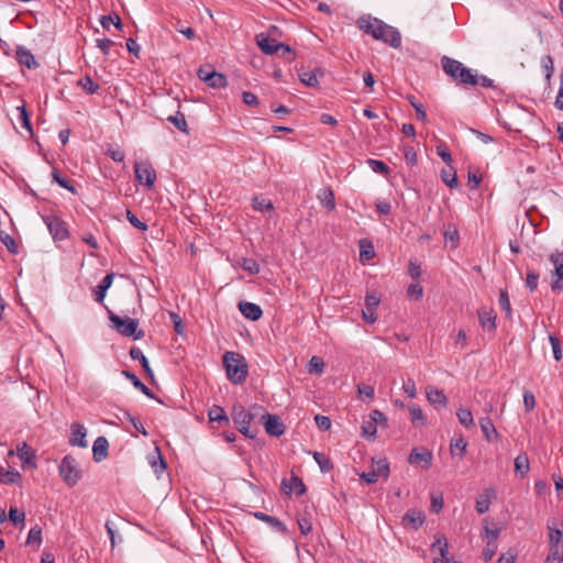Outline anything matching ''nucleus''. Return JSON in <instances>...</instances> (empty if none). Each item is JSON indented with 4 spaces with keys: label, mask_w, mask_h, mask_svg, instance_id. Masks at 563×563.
Masks as SVG:
<instances>
[{
    "label": "nucleus",
    "mask_w": 563,
    "mask_h": 563,
    "mask_svg": "<svg viewBox=\"0 0 563 563\" xmlns=\"http://www.w3.org/2000/svg\"><path fill=\"white\" fill-rule=\"evenodd\" d=\"M356 25L360 30L372 35L375 40L382 41L394 48H398L401 44L400 33L395 27L384 23L377 18L363 15L357 19Z\"/></svg>",
    "instance_id": "nucleus-1"
},
{
    "label": "nucleus",
    "mask_w": 563,
    "mask_h": 563,
    "mask_svg": "<svg viewBox=\"0 0 563 563\" xmlns=\"http://www.w3.org/2000/svg\"><path fill=\"white\" fill-rule=\"evenodd\" d=\"M441 67L443 71L456 84L476 86L478 85L479 76L467 68L461 62L443 56L441 58Z\"/></svg>",
    "instance_id": "nucleus-2"
},
{
    "label": "nucleus",
    "mask_w": 563,
    "mask_h": 563,
    "mask_svg": "<svg viewBox=\"0 0 563 563\" xmlns=\"http://www.w3.org/2000/svg\"><path fill=\"white\" fill-rule=\"evenodd\" d=\"M263 410L260 406H253L250 410L242 405H234L232 408V419L238 430L246 438L254 439L258 432L257 428H251L252 420Z\"/></svg>",
    "instance_id": "nucleus-3"
},
{
    "label": "nucleus",
    "mask_w": 563,
    "mask_h": 563,
    "mask_svg": "<svg viewBox=\"0 0 563 563\" xmlns=\"http://www.w3.org/2000/svg\"><path fill=\"white\" fill-rule=\"evenodd\" d=\"M227 376L233 384H242L247 376L245 358L236 352H225L223 355Z\"/></svg>",
    "instance_id": "nucleus-4"
},
{
    "label": "nucleus",
    "mask_w": 563,
    "mask_h": 563,
    "mask_svg": "<svg viewBox=\"0 0 563 563\" xmlns=\"http://www.w3.org/2000/svg\"><path fill=\"white\" fill-rule=\"evenodd\" d=\"M58 470L60 477L69 487H74L81 478V471L71 455L63 457Z\"/></svg>",
    "instance_id": "nucleus-5"
},
{
    "label": "nucleus",
    "mask_w": 563,
    "mask_h": 563,
    "mask_svg": "<svg viewBox=\"0 0 563 563\" xmlns=\"http://www.w3.org/2000/svg\"><path fill=\"white\" fill-rule=\"evenodd\" d=\"M110 321L114 324L115 330L124 336H134L135 340H140L144 336L142 330L137 331L139 321L132 318H121L110 311Z\"/></svg>",
    "instance_id": "nucleus-6"
},
{
    "label": "nucleus",
    "mask_w": 563,
    "mask_h": 563,
    "mask_svg": "<svg viewBox=\"0 0 563 563\" xmlns=\"http://www.w3.org/2000/svg\"><path fill=\"white\" fill-rule=\"evenodd\" d=\"M134 174L136 180L148 189H151L156 181V172L148 161L135 162Z\"/></svg>",
    "instance_id": "nucleus-7"
},
{
    "label": "nucleus",
    "mask_w": 563,
    "mask_h": 563,
    "mask_svg": "<svg viewBox=\"0 0 563 563\" xmlns=\"http://www.w3.org/2000/svg\"><path fill=\"white\" fill-rule=\"evenodd\" d=\"M389 474V463L386 459L373 460L372 470L363 472L360 476L367 484H375L380 476L387 477Z\"/></svg>",
    "instance_id": "nucleus-8"
},
{
    "label": "nucleus",
    "mask_w": 563,
    "mask_h": 563,
    "mask_svg": "<svg viewBox=\"0 0 563 563\" xmlns=\"http://www.w3.org/2000/svg\"><path fill=\"white\" fill-rule=\"evenodd\" d=\"M47 229L55 241H63L68 236V231L64 221L55 216L43 217Z\"/></svg>",
    "instance_id": "nucleus-9"
},
{
    "label": "nucleus",
    "mask_w": 563,
    "mask_h": 563,
    "mask_svg": "<svg viewBox=\"0 0 563 563\" xmlns=\"http://www.w3.org/2000/svg\"><path fill=\"white\" fill-rule=\"evenodd\" d=\"M15 453L19 456V459H20V461L22 463V467L23 468H35L36 467V464H35V457H36L35 451L32 450L25 442H23L22 444L18 445L15 452L13 450H10L8 452V455L12 456Z\"/></svg>",
    "instance_id": "nucleus-10"
},
{
    "label": "nucleus",
    "mask_w": 563,
    "mask_h": 563,
    "mask_svg": "<svg viewBox=\"0 0 563 563\" xmlns=\"http://www.w3.org/2000/svg\"><path fill=\"white\" fill-rule=\"evenodd\" d=\"M198 77L211 88H223L227 86V78L224 75L209 70L208 68H199Z\"/></svg>",
    "instance_id": "nucleus-11"
},
{
    "label": "nucleus",
    "mask_w": 563,
    "mask_h": 563,
    "mask_svg": "<svg viewBox=\"0 0 563 563\" xmlns=\"http://www.w3.org/2000/svg\"><path fill=\"white\" fill-rule=\"evenodd\" d=\"M380 302L379 297L374 294H367L365 297V309L362 311L363 319L368 323H374L377 320L375 313L376 308Z\"/></svg>",
    "instance_id": "nucleus-12"
},
{
    "label": "nucleus",
    "mask_w": 563,
    "mask_h": 563,
    "mask_svg": "<svg viewBox=\"0 0 563 563\" xmlns=\"http://www.w3.org/2000/svg\"><path fill=\"white\" fill-rule=\"evenodd\" d=\"M262 419L264 420L265 431L269 435L280 437L285 432V427L277 416L265 413Z\"/></svg>",
    "instance_id": "nucleus-13"
},
{
    "label": "nucleus",
    "mask_w": 563,
    "mask_h": 563,
    "mask_svg": "<svg viewBox=\"0 0 563 563\" xmlns=\"http://www.w3.org/2000/svg\"><path fill=\"white\" fill-rule=\"evenodd\" d=\"M282 489L285 494L295 493L298 496H301L306 493V486L300 477L297 475H291L290 479H283Z\"/></svg>",
    "instance_id": "nucleus-14"
},
{
    "label": "nucleus",
    "mask_w": 563,
    "mask_h": 563,
    "mask_svg": "<svg viewBox=\"0 0 563 563\" xmlns=\"http://www.w3.org/2000/svg\"><path fill=\"white\" fill-rule=\"evenodd\" d=\"M70 430L71 437L69 438V444L73 446L86 448L88 445L86 441V428L80 423L74 422L70 426Z\"/></svg>",
    "instance_id": "nucleus-15"
},
{
    "label": "nucleus",
    "mask_w": 563,
    "mask_h": 563,
    "mask_svg": "<svg viewBox=\"0 0 563 563\" xmlns=\"http://www.w3.org/2000/svg\"><path fill=\"white\" fill-rule=\"evenodd\" d=\"M239 310L244 318L251 321H257L263 316L262 308L258 305L249 301L239 302Z\"/></svg>",
    "instance_id": "nucleus-16"
},
{
    "label": "nucleus",
    "mask_w": 563,
    "mask_h": 563,
    "mask_svg": "<svg viewBox=\"0 0 563 563\" xmlns=\"http://www.w3.org/2000/svg\"><path fill=\"white\" fill-rule=\"evenodd\" d=\"M256 42L261 51L267 55L278 54L279 47H282V43L264 34L257 35Z\"/></svg>",
    "instance_id": "nucleus-17"
},
{
    "label": "nucleus",
    "mask_w": 563,
    "mask_h": 563,
    "mask_svg": "<svg viewBox=\"0 0 563 563\" xmlns=\"http://www.w3.org/2000/svg\"><path fill=\"white\" fill-rule=\"evenodd\" d=\"M16 60L20 65L26 66L29 69H35L38 67V63L34 55L23 46H19L16 48Z\"/></svg>",
    "instance_id": "nucleus-18"
},
{
    "label": "nucleus",
    "mask_w": 563,
    "mask_h": 563,
    "mask_svg": "<svg viewBox=\"0 0 563 563\" xmlns=\"http://www.w3.org/2000/svg\"><path fill=\"white\" fill-rule=\"evenodd\" d=\"M114 275L113 273L107 274L102 280L99 283V285L93 289V299L97 302H102L107 290L111 287L113 283Z\"/></svg>",
    "instance_id": "nucleus-19"
},
{
    "label": "nucleus",
    "mask_w": 563,
    "mask_h": 563,
    "mask_svg": "<svg viewBox=\"0 0 563 563\" xmlns=\"http://www.w3.org/2000/svg\"><path fill=\"white\" fill-rule=\"evenodd\" d=\"M408 460L410 464H423L424 468H429L432 462V453L428 450H412Z\"/></svg>",
    "instance_id": "nucleus-20"
},
{
    "label": "nucleus",
    "mask_w": 563,
    "mask_h": 563,
    "mask_svg": "<svg viewBox=\"0 0 563 563\" xmlns=\"http://www.w3.org/2000/svg\"><path fill=\"white\" fill-rule=\"evenodd\" d=\"M109 442L104 437H98L92 445L93 460L100 462L108 456Z\"/></svg>",
    "instance_id": "nucleus-21"
},
{
    "label": "nucleus",
    "mask_w": 563,
    "mask_h": 563,
    "mask_svg": "<svg viewBox=\"0 0 563 563\" xmlns=\"http://www.w3.org/2000/svg\"><path fill=\"white\" fill-rule=\"evenodd\" d=\"M479 427H481L484 438L488 442H492L493 440L498 438V432L489 417L479 418Z\"/></svg>",
    "instance_id": "nucleus-22"
},
{
    "label": "nucleus",
    "mask_w": 563,
    "mask_h": 563,
    "mask_svg": "<svg viewBox=\"0 0 563 563\" xmlns=\"http://www.w3.org/2000/svg\"><path fill=\"white\" fill-rule=\"evenodd\" d=\"M317 198L327 210L333 211L335 209L334 192L331 188L327 187L320 189Z\"/></svg>",
    "instance_id": "nucleus-23"
},
{
    "label": "nucleus",
    "mask_w": 563,
    "mask_h": 563,
    "mask_svg": "<svg viewBox=\"0 0 563 563\" xmlns=\"http://www.w3.org/2000/svg\"><path fill=\"white\" fill-rule=\"evenodd\" d=\"M478 320L484 329L494 330L496 327V314L493 309L482 308L478 310Z\"/></svg>",
    "instance_id": "nucleus-24"
},
{
    "label": "nucleus",
    "mask_w": 563,
    "mask_h": 563,
    "mask_svg": "<svg viewBox=\"0 0 563 563\" xmlns=\"http://www.w3.org/2000/svg\"><path fill=\"white\" fill-rule=\"evenodd\" d=\"M402 521L406 526L418 529L424 521V514L417 509H410L404 516Z\"/></svg>",
    "instance_id": "nucleus-25"
},
{
    "label": "nucleus",
    "mask_w": 563,
    "mask_h": 563,
    "mask_svg": "<svg viewBox=\"0 0 563 563\" xmlns=\"http://www.w3.org/2000/svg\"><path fill=\"white\" fill-rule=\"evenodd\" d=\"M495 497L493 489H485L476 499V510L478 514H485L488 511L492 498Z\"/></svg>",
    "instance_id": "nucleus-26"
},
{
    "label": "nucleus",
    "mask_w": 563,
    "mask_h": 563,
    "mask_svg": "<svg viewBox=\"0 0 563 563\" xmlns=\"http://www.w3.org/2000/svg\"><path fill=\"white\" fill-rule=\"evenodd\" d=\"M254 517L268 523L273 529L282 532V533H286L287 532V528L286 526L277 518L273 517V516H269V515H266L264 512H254Z\"/></svg>",
    "instance_id": "nucleus-27"
},
{
    "label": "nucleus",
    "mask_w": 563,
    "mask_h": 563,
    "mask_svg": "<svg viewBox=\"0 0 563 563\" xmlns=\"http://www.w3.org/2000/svg\"><path fill=\"white\" fill-rule=\"evenodd\" d=\"M130 356L132 360L140 362L141 366L143 367V369L145 371V373L148 377H151V378L153 377V372L150 366L148 360L146 358V356L143 354V352L139 347H135V346L132 347L130 350Z\"/></svg>",
    "instance_id": "nucleus-28"
},
{
    "label": "nucleus",
    "mask_w": 563,
    "mask_h": 563,
    "mask_svg": "<svg viewBox=\"0 0 563 563\" xmlns=\"http://www.w3.org/2000/svg\"><path fill=\"white\" fill-rule=\"evenodd\" d=\"M427 398L431 405H441L442 407H445L448 404V398L443 390L437 388L429 387L427 389Z\"/></svg>",
    "instance_id": "nucleus-29"
},
{
    "label": "nucleus",
    "mask_w": 563,
    "mask_h": 563,
    "mask_svg": "<svg viewBox=\"0 0 563 563\" xmlns=\"http://www.w3.org/2000/svg\"><path fill=\"white\" fill-rule=\"evenodd\" d=\"M514 464H515V471L517 474H519L520 476H525L528 474V472L530 470V464H529V457L526 453L519 454L515 459Z\"/></svg>",
    "instance_id": "nucleus-30"
},
{
    "label": "nucleus",
    "mask_w": 563,
    "mask_h": 563,
    "mask_svg": "<svg viewBox=\"0 0 563 563\" xmlns=\"http://www.w3.org/2000/svg\"><path fill=\"white\" fill-rule=\"evenodd\" d=\"M123 375L133 384L135 388L141 390L144 395L150 398L153 397L152 390L145 386L134 373H131L130 371H123Z\"/></svg>",
    "instance_id": "nucleus-31"
},
{
    "label": "nucleus",
    "mask_w": 563,
    "mask_h": 563,
    "mask_svg": "<svg viewBox=\"0 0 563 563\" xmlns=\"http://www.w3.org/2000/svg\"><path fill=\"white\" fill-rule=\"evenodd\" d=\"M457 419L460 423L466 428L471 429L475 426L473 413L470 409L466 408H460L456 412Z\"/></svg>",
    "instance_id": "nucleus-32"
},
{
    "label": "nucleus",
    "mask_w": 563,
    "mask_h": 563,
    "mask_svg": "<svg viewBox=\"0 0 563 563\" xmlns=\"http://www.w3.org/2000/svg\"><path fill=\"white\" fill-rule=\"evenodd\" d=\"M25 543L26 545H36V548H40L42 544V528L38 525L30 529Z\"/></svg>",
    "instance_id": "nucleus-33"
},
{
    "label": "nucleus",
    "mask_w": 563,
    "mask_h": 563,
    "mask_svg": "<svg viewBox=\"0 0 563 563\" xmlns=\"http://www.w3.org/2000/svg\"><path fill=\"white\" fill-rule=\"evenodd\" d=\"M208 416L210 421L229 423V418L224 409L220 406H212L209 410Z\"/></svg>",
    "instance_id": "nucleus-34"
},
{
    "label": "nucleus",
    "mask_w": 563,
    "mask_h": 563,
    "mask_svg": "<svg viewBox=\"0 0 563 563\" xmlns=\"http://www.w3.org/2000/svg\"><path fill=\"white\" fill-rule=\"evenodd\" d=\"M324 369V362L319 356H312L307 365L309 374L321 375Z\"/></svg>",
    "instance_id": "nucleus-35"
},
{
    "label": "nucleus",
    "mask_w": 563,
    "mask_h": 563,
    "mask_svg": "<svg viewBox=\"0 0 563 563\" xmlns=\"http://www.w3.org/2000/svg\"><path fill=\"white\" fill-rule=\"evenodd\" d=\"M0 241L8 249V251L12 254H16L19 252V245L13 236L9 233L1 231L0 232Z\"/></svg>",
    "instance_id": "nucleus-36"
},
{
    "label": "nucleus",
    "mask_w": 563,
    "mask_h": 563,
    "mask_svg": "<svg viewBox=\"0 0 563 563\" xmlns=\"http://www.w3.org/2000/svg\"><path fill=\"white\" fill-rule=\"evenodd\" d=\"M100 24L103 29H109L110 24H113L115 29L121 30L123 27V24L121 22L120 16L117 13L110 14V15H102L100 18Z\"/></svg>",
    "instance_id": "nucleus-37"
},
{
    "label": "nucleus",
    "mask_w": 563,
    "mask_h": 563,
    "mask_svg": "<svg viewBox=\"0 0 563 563\" xmlns=\"http://www.w3.org/2000/svg\"><path fill=\"white\" fill-rule=\"evenodd\" d=\"M52 177H53L54 181L57 183L60 187L67 189L68 191H70L74 195L77 194L76 188L71 185V183L67 178H65L60 175L58 169H53Z\"/></svg>",
    "instance_id": "nucleus-38"
},
{
    "label": "nucleus",
    "mask_w": 563,
    "mask_h": 563,
    "mask_svg": "<svg viewBox=\"0 0 563 563\" xmlns=\"http://www.w3.org/2000/svg\"><path fill=\"white\" fill-rule=\"evenodd\" d=\"M312 456L323 473H328L332 470L333 465L330 459L327 457L323 453L313 452Z\"/></svg>",
    "instance_id": "nucleus-39"
},
{
    "label": "nucleus",
    "mask_w": 563,
    "mask_h": 563,
    "mask_svg": "<svg viewBox=\"0 0 563 563\" xmlns=\"http://www.w3.org/2000/svg\"><path fill=\"white\" fill-rule=\"evenodd\" d=\"M550 260L554 266L556 277H559V279H563V253L555 252L551 254Z\"/></svg>",
    "instance_id": "nucleus-40"
},
{
    "label": "nucleus",
    "mask_w": 563,
    "mask_h": 563,
    "mask_svg": "<svg viewBox=\"0 0 563 563\" xmlns=\"http://www.w3.org/2000/svg\"><path fill=\"white\" fill-rule=\"evenodd\" d=\"M78 86L81 87L87 93H95L99 89V85L96 84L90 76H85L78 80Z\"/></svg>",
    "instance_id": "nucleus-41"
},
{
    "label": "nucleus",
    "mask_w": 563,
    "mask_h": 563,
    "mask_svg": "<svg viewBox=\"0 0 563 563\" xmlns=\"http://www.w3.org/2000/svg\"><path fill=\"white\" fill-rule=\"evenodd\" d=\"M441 179L450 188H456L457 187L456 173L452 168H450V169H442V172H441Z\"/></svg>",
    "instance_id": "nucleus-42"
},
{
    "label": "nucleus",
    "mask_w": 563,
    "mask_h": 563,
    "mask_svg": "<svg viewBox=\"0 0 563 563\" xmlns=\"http://www.w3.org/2000/svg\"><path fill=\"white\" fill-rule=\"evenodd\" d=\"M16 111H18V120L19 122L21 123L22 128L26 129L30 133H32V125H31V121H30V115L25 109V106L22 104V106H19L16 107Z\"/></svg>",
    "instance_id": "nucleus-43"
},
{
    "label": "nucleus",
    "mask_w": 563,
    "mask_h": 563,
    "mask_svg": "<svg viewBox=\"0 0 563 563\" xmlns=\"http://www.w3.org/2000/svg\"><path fill=\"white\" fill-rule=\"evenodd\" d=\"M541 66L545 73V80L550 84L552 75L554 73L553 58L550 55H544L541 58Z\"/></svg>",
    "instance_id": "nucleus-44"
},
{
    "label": "nucleus",
    "mask_w": 563,
    "mask_h": 563,
    "mask_svg": "<svg viewBox=\"0 0 563 563\" xmlns=\"http://www.w3.org/2000/svg\"><path fill=\"white\" fill-rule=\"evenodd\" d=\"M167 120L173 123L180 132L188 133V125L185 115L181 112H177L176 115H170Z\"/></svg>",
    "instance_id": "nucleus-45"
},
{
    "label": "nucleus",
    "mask_w": 563,
    "mask_h": 563,
    "mask_svg": "<svg viewBox=\"0 0 563 563\" xmlns=\"http://www.w3.org/2000/svg\"><path fill=\"white\" fill-rule=\"evenodd\" d=\"M498 303H499L501 310L505 311L506 316L508 318H510L511 317V305H510V299H509V295H508L507 290L500 289Z\"/></svg>",
    "instance_id": "nucleus-46"
},
{
    "label": "nucleus",
    "mask_w": 563,
    "mask_h": 563,
    "mask_svg": "<svg viewBox=\"0 0 563 563\" xmlns=\"http://www.w3.org/2000/svg\"><path fill=\"white\" fill-rule=\"evenodd\" d=\"M253 208L256 211H271V210L274 209V206H273L271 200L265 199V198L260 197V196H255L253 198Z\"/></svg>",
    "instance_id": "nucleus-47"
},
{
    "label": "nucleus",
    "mask_w": 563,
    "mask_h": 563,
    "mask_svg": "<svg viewBox=\"0 0 563 563\" xmlns=\"http://www.w3.org/2000/svg\"><path fill=\"white\" fill-rule=\"evenodd\" d=\"M408 409H409V413H410V420L412 423H415V424L419 423L421 426H423L426 423L423 412L419 406L411 405L408 407Z\"/></svg>",
    "instance_id": "nucleus-48"
},
{
    "label": "nucleus",
    "mask_w": 563,
    "mask_h": 563,
    "mask_svg": "<svg viewBox=\"0 0 563 563\" xmlns=\"http://www.w3.org/2000/svg\"><path fill=\"white\" fill-rule=\"evenodd\" d=\"M467 443L462 437H455L451 440L450 450L454 455L456 451H459L462 456L466 452Z\"/></svg>",
    "instance_id": "nucleus-49"
},
{
    "label": "nucleus",
    "mask_w": 563,
    "mask_h": 563,
    "mask_svg": "<svg viewBox=\"0 0 563 563\" xmlns=\"http://www.w3.org/2000/svg\"><path fill=\"white\" fill-rule=\"evenodd\" d=\"M549 545H563V531L560 529H553L549 527Z\"/></svg>",
    "instance_id": "nucleus-50"
},
{
    "label": "nucleus",
    "mask_w": 563,
    "mask_h": 563,
    "mask_svg": "<svg viewBox=\"0 0 563 563\" xmlns=\"http://www.w3.org/2000/svg\"><path fill=\"white\" fill-rule=\"evenodd\" d=\"M367 164L376 174L387 175L389 173V167L383 161L371 158L367 161Z\"/></svg>",
    "instance_id": "nucleus-51"
},
{
    "label": "nucleus",
    "mask_w": 563,
    "mask_h": 563,
    "mask_svg": "<svg viewBox=\"0 0 563 563\" xmlns=\"http://www.w3.org/2000/svg\"><path fill=\"white\" fill-rule=\"evenodd\" d=\"M357 394L363 401H372L375 395V390L374 387L369 385H358Z\"/></svg>",
    "instance_id": "nucleus-52"
},
{
    "label": "nucleus",
    "mask_w": 563,
    "mask_h": 563,
    "mask_svg": "<svg viewBox=\"0 0 563 563\" xmlns=\"http://www.w3.org/2000/svg\"><path fill=\"white\" fill-rule=\"evenodd\" d=\"M549 341L552 346L553 351V357L555 361H561L562 358V349H561V341L558 336L554 334L549 335Z\"/></svg>",
    "instance_id": "nucleus-53"
},
{
    "label": "nucleus",
    "mask_w": 563,
    "mask_h": 563,
    "mask_svg": "<svg viewBox=\"0 0 563 563\" xmlns=\"http://www.w3.org/2000/svg\"><path fill=\"white\" fill-rule=\"evenodd\" d=\"M563 562V545L550 547V552L547 556V562Z\"/></svg>",
    "instance_id": "nucleus-54"
},
{
    "label": "nucleus",
    "mask_w": 563,
    "mask_h": 563,
    "mask_svg": "<svg viewBox=\"0 0 563 563\" xmlns=\"http://www.w3.org/2000/svg\"><path fill=\"white\" fill-rule=\"evenodd\" d=\"M9 519L14 526L23 525L25 520V514L18 510L15 507H11L9 509Z\"/></svg>",
    "instance_id": "nucleus-55"
},
{
    "label": "nucleus",
    "mask_w": 563,
    "mask_h": 563,
    "mask_svg": "<svg viewBox=\"0 0 563 563\" xmlns=\"http://www.w3.org/2000/svg\"><path fill=\"white\" fill-rule=\"evenodd\" d=\"M150 463L155 473H161L166 468V463L164 462L158 449H156V456L154 455L150 459Z\"/></svg>",
    "instance_id": "nucleus-56"
},
{
    "label": "nucleus",
    "mask_w": 563,
    "mask_h": 563,
    "mask_svg": "<svg viewBox=\"0 0 563 563\" xmlns=\"http://www.w3.org/2000/svg\"><path fill=\"white\" fill-rule=\"evenodd\" d=\"M299 77L301 82L308 87H316L319 84L318 78L313 71H303L299 75Z\"/></svg>",
    "instance_id": "nucleus-57"
},
{
    "label": "nucleus",
    "mask_w": 563,
    "mask_h": 563,
    "mask_svg": "<svg viewBox=\"0 0 563 563\" xmlns=\"http://www.w3.org/2000/svg\"><path fill=\"white\" fill-rule=\"evenodd\" d=\"M20 477L21 475L18 471H7L0 475V482L2 484H13L16 483Z\"/></svg>",
    "instance_id": "nucleus-58"
},
{
    "label": "nucleus",
    "mask_w": 563,
    "mask_h": 563,
    "mask_svg": "<svg viewBox=\"0 0 563 563\" xmlns=\"http://www.w3.org/2000/svg\"><path fill=\"white\" fill-rule=\"evenodd\" d=\"M377 432V426L372 420L364 421L362 424V435L366 438H374Z\"/></svg>",
    "instance_id": "nucleus-59"
},
{
    "label": "nucleus",
    "mask_w": 563,
    "mask_h": 563,
    "mask_svg": "<svg viewBox=\"0 0 563 563\" xmlns=\"http://www.w3.org/2000/svg\"><path fill=\"white\" fill-rule=\"evenodd\" d=\"M126 219L134 228L141 231H147L148 227L145 222H142L137 217L132 213L130 210H126Z\"/></svg>",
    "instance_id": "nucleus-60"
},
{
    "label": "nucleus",
    "mask_w": 563,
    "mask_h": 563,
    "mask_svg": "<svg viewBox=\"0 0 563 563\" xmlns=\"http://www.w3.org/2000/svg\"><path fill=\"white\" fill-rule=\"evenodd\" d=\"M485 534L483 536L486 543L497 544V540L499 537V529H490L487 526L485 527Z\"/></svg>",
    "instance_id": "nucleus-61"
},
{
    "label": "nucleus",
    "mask_w": 563,
    "mask_h": 563,
    "mask_svg": "<svg viewBox=\"0 0 563 563\" xmlns=\"http://www.w3.org/2000/svg\"><path fill=\"white\" fill-rule=\"evenodd\" d=\"M242 268L251 274H257L260 272V265L252 258H244L242 262Z\"/></svg>",
    "instance_id": "nucleus-62"
},
{
    "label": "nucleus",
    "mask_w": 563,
    "mask_h": 563,
    "mask_svg": "<svg viewBox=\"0 0 563 563\" xmlns=\"http://www.w3.org/2000/svg\"><path fill=\"white\" fill-rule=\"evenodd\" d=\"M523 405L528 412L532 411L536 407V398H534V395L530 390H526L523 393Z\"/></svg>",
    "instance_id": "nucleus-63"
},
{
    "label": "nucleus",
    "mask_w": 563,
    "mask_h": 563,
    "mask_svg": "<svg viewBox=\"0 0 563 563\" xmlns=\"http://www.w3.org/2000/svg\"><path fill=\"white\" fill-rule=\"evenodd\" d=\"M554 106L556 109L563 110V67L561 68V71H560V87H559V91H558V96H556Z\"/></svg>",
    "instance_id": "nucleus-64"
}]
</instances>
